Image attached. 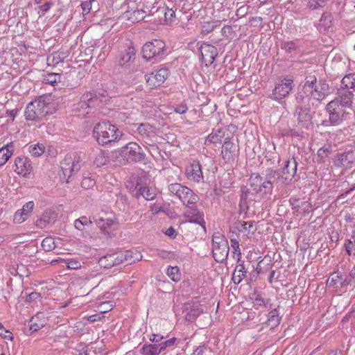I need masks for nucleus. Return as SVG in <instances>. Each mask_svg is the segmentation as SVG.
Here are the masks:
<instances>
[{"mask_svg":"<svg viewBox=\"0 0 355 355\" xmlns=\"http://www.w3.org/2000/svg\"><path fill=\"white\" fill-rule=\"evenodd\" d=\"M96 90H90L85 92L82 96L81 103L83 107L86 105L87 107L98 106L100 104L106 103L107 101V90H102V93L96 94Z\"/></svg>","mask_w":355,"mask_h":355,"instance_id":"obj_11","label":"nucleus"},{"mask_svg":"<svg viewBox=\"0 0 355 355\" xmlns=\"http://www.w3.org/2000/svg\"><path fill=\"white\" fill-rule=\"evenodd\" d=\"M355 278V266L352 268V270H350L348 276L345 278L342 282H340V286L345 287L349 284H352V280Z\"/></svg>","mask_w":355,"mask_h":355,"instance_id":"obj_57","label":"nucleus"},{"mask_svg":"<svg viewBox=\"0 0 355 355\" xmlns=\"http://www.w3.org/2000/svg\"><path fill=\"white\" fill-rule=\"evenodd\" d=\"M187 178L196 182H200L203 178L201 165L198 163L191 164L186 170Z\"/></svg>","mask_w":355,"mask_h":355,"instance_id":"obj_21","label":"nucleus"},{"mask_svg":"<svg viewBox=\"0 0 355 355\" xmlns=\"http://www.w3.org/2000/svg\"><path fill=\"white\" fill-rule=\"evenodd\" d=\"M96 225L104 233H108V229L113 225L114 221L112 219H103L100 218L96 221Z\"/></svg>","mask_w":355,"mask_h":355,"instance_id":"obj_39","label":"nucleus"},{"mask_svg":"<svg viewBox=\"0 0 355 355\" xmlns=\"http://www.w3.org/2000/svg\"><path fill=\"white\" fill-rule=\"evenodd\" d=\"M297 170V162L293 157L285 162L282 172L275 169L273 171H270L269 178H277L278 182L282 185L288 184L296 176Z\"/></svg>","mask_w":355,"mask_h":355,"instance_id":"obj_5","label":"nucleus"},{"mask_svg":"<svg viewBox=\"0 0 355 355\" xmlns=\"http://www.w3.org/2000/svg\"><path fill=\"white\" fill-rule=\"evenodd\" d=\"M166 51L165 43L160 40H153L148 42L141 49V55L146 62L153 63L162 60Z\"/></svg>","mask_w":355,"mask_h":355,"instance_id":"obj_2","label":"nucleus"},{"mask_svg":"<svg viewBox=\"0 0 355 355\" xmlns=\"http://www.w3.org/2000/svg\"><path fill=\"white\" fill-rule=\"evenodd\" d=\"M217 55L218 50L216 46L206 44L201 46L202 60L206 66L213 64Z\"/></svg>","mask_w":355,"mask_h":355,"instance_id":"obj_16","label":"nucleus"},{"mask_svg":"<svg viewBox=\"0 0 355 355\" xmlns=\"http://www.w3.org/2000/svg\"><path fill=\"white\" fill-rule=\"evenodd\" d=\"M280 318L277 309H272L267 315V320L263 322L266 324L270 329H273L279 324Z\"/></svg>","mask_w":355,"mask_h":355,"instance_id":"obj_28","label":"nucleus"},{"mask_svg":"<svg viewBox=\"0 0 355 355\" xmlns=\"http://www.w3.org/2000/svg\"><path fill=\"white\" fill-rule=\"evenodd\" d=\"M230 242H231V247L232 248V249L234 250L233 251V253H234L233 257L234 259H236L237 260V261L239 262L241 258V250L239 248V241L236 239H231Z\"/></svg>","mask_w":355,"mask_h":355,"instance_id":"obj_48","label":"nucleus"},{"mask_svg":"<svg viewBox=\"0 0 355 355\" xmlns=\"http://www.w3.org/2000/svg\"><path fill=\"white\" fill-rule=\"evenodd\" d=\"M136 193L135 194L136 198L142 196L146 200H152L156 196V193L154 190L146 187H141L139 184H137L135 187Z\"/></svg>","mask_w":355,"mask_h":355,"instance_id":"obj_24","label":"nucleus"},{"mask_svg":"<svg viewBox=\"0 0 355 355\" xmlns=\"http://www.w3.org/2000/svg\"><path fill=\"white\" fill-rule=\"evenodd\" d=\"M289 94L288 90H268L266 94L269 98L275 100L279 103L286 98Z\"/></svg>","mask_w":355,"mask_h":355,"instance_id":"obj_31","label":"nucleus"},{"mask_svg":"<svg viewBox=\"0 0 355 355\" xmlns=\"http://www.w3.org/2000/svg\"><path fill=\"white\" fill-rule=\"evenodd\" d=\"M38 315L39 314H37L35 316L33 317L28 322V331H30V334L37 331L44 326V323L43 322H37L36 320L38 318Z\"/></svg>","mask_w":355,"mask_h":355,"instance_id":"obj_38","label":"nucleus"},{"mask_svg":"<svg viewBox=\"0 0 355 355\" xmlns=\"http://www.w3.org/2000/svg\"><path fill=\"white\" fill-rule=\"evenodd\" d=\"M93 1H94V0H89L83 1L81 3V8L83 15H87L90 12L92 9V3Z\"/></svg>","mask_w":355,"mask_h":355,"instance_id":"obj_60","label":"nucleus"},{"mask_svg":"<svg viewBox=\"0 0 355 355\" xmlns=\"http://www.w3.org/2000/svg\"><path fill=\"white\" fill-rule=\"evenodd\" d=\"M240 193L239 211L240 212L246 213L249 209L250 204L254 201L256 193L252 192L250 189L244 185L241 186Z\"/></svg>","mask_w":355,"mask_h":355,"instance_id":"obj_14","label":"nucleus"},{"mask_svg":"<svg viewBox=\"0 0 355 355\" xmlns=\"http://www.w3.org/2000/svg\"><path fill=\"white\" fill-rule=\"evenodd\" d=\"M355 156L352 151L338 154L334 160V164L337 167L350 169L353 167Z\"/></svg>","mask_w":355,"mask_h":355,"instance_id":"obj_15","label":"nucleus"},{"mask_svg":"<svg viewBox=\"0 0 355 355\" xmlns=\"http://www.w3.org/2000/svg\"><path fill=\"white\" fill-rule=\"evenodd\" d=\"M247 272V269L243 263L237 264L232 274V280L233 283L236 285L240 284L246 277Z\"/></svg>","mask_w":355,"mask_h":355,"instance_id":"obj_26","label":"nucleus"},{"mask_svg":"<svg viewBox=\"0 0 355 355\" xmlns=\"http://www.w3.org/2000/svg\"><path fill=\"white\" fill-rule=\"evenodd\" d=\"M133 252L130 250L118 251L107 254L98 259V263L101 267L110 268L115 266L125 263L129 265L138 261V257H133Z\"/></svg>","mask_w":355,"mask_h":355,"instance_id":"obj_3","label":"nucleus"},{"mask_svg":"<svg viewBox=\"0 0 355 355\" xmlns=\"http://www.w3.org/2000/svg\"><path fill=\"white\" fill-rule=\"evenodd\" d=\"M168 189L171 193L177 196L187 207L195 205L199 200V197L191 189L180 184H171Z\"/></svg>","mask_w":355,"mask_h":355,"instance_id":"obj_8","label":"nucleus"},{"mask_svg":"<svg viewBox=\"0 0 355 355\" xmlns=\"http://www.w3.org/2000/svg\"><path fill=\"white\" fill-rule=\"evenodd\" d=\"M0 336L3 337L5 339L12 340L13 336L12 332L6 329L3 324L0 322Z\"/></svg>","mask_w":355,"mask_h":355,"instance_id":"obj_61","label":"nucleus"},{"mask_svg":"<svg viewBox=\"0 0 355 355\" xmlns=\"http://www.w3.org/2000/svg\"><path fill=\"white\" fill-rule=\"evenodd\" d=\"M342 279V275L338 271H336L331 274L327 280V284L329 286H334L338 282Z\"/></svg>","mask_w":355,"mask_h":355,"instance_id":"obj_51","label":"nucleus"},{"mask_svg":"<svg viewBox=\"0 0 355 355\" xmlns=\"http://www.w3.org/2000/svg\"><path fill=\"white\" fill-rule=\"evenodd\" d=\"M229 131L227 129H219L216 132L209 134L205 139V144L209 145L211 143H221L225 141Z\"/></svg>","mask_w":355,"mask_h":355,"instance_id":"obj_22","label":"nucleus"},{"mask_svg":"<svg viewBox=\"0 0 355 355\" xmlns=\"http://www.w3.org/2000/svg\"><path fill=\"white\" fill-rule=\"evenodd\" d=\"M293 116L299 130H309L313 127V113L309 107L299 105L295 107Z\"/></svg>","mask_w":355,"mask_h":355,"instance_id":"obj_9","label":"nucleus"},{"mask_svg":"<svg viewBox=\"0 0 355 355\" xmlns=\"http://www.w3.org/2000/svg\"><path fill=\"white\" fill-rule=\"evenodd\" d=\"M116 205L119 210L124 212L127 211L129 208V202L127 196L119 193L116 198Z\"/></svg>","mask_w":355,"mask_h":355,"instance_id":"obj_33","label":"nucleus"},{"mask_svg":"<svg viewBox=\"0 0 355 355\" xmlns=\"http://www.w3.org/2000/svg\"><path fill=\"white\" fill-rule=\"evenodd\" d=\"M327 111L329 113V121L332 125H338L345 119L340 116L339 114L336 113V111L332 110L331 109H327Z\"/></svg>","mask_w":355,"mask_h":355,"instance_id":"obj_37","label":"nucleus"},{"mask_svg":"<svg viewBox=\"0 0 355 355\" xmlns=\"http://www.w3.org/2000/svg\"><path fill=\"white\" fill-rule=\"evenodd\" d=\"M340 89H355V74L345 76L341 81Z\"/></svg>","mask_w":355,"mask_h":355,"instance_id":"obj_36","label":"nucleus"},{"mask_svg":"<svg viewBox=\"0 0 355 355\" xmlns=\"http://www.w3.org/2000/svg\"><path fill=\"white\" fill-rule=\"evenodd\" d=\"M293 79L288 77H279L275 82V89H279L281 87L285 86L287 88L292 89Z\"/></svg>","mask_w":355,"mask_h":355,"instance_id":"obj_44","label":"nucleus"},{"mask_svg":"<svg viewBox=\"0 0 355 355\" xmlns=\"http://www.w3.org/2000/svg\"><path fill=\"white\" fill-rule=\"evenodd\" d=\"M112 154L114 158L121 157L128 163L143 162L146 156L141 146L135 142H130Z\"/></svg>","mask_w":355,"mask_h":355,"instance_id":"obj_4","label":"nucleus"},{"mask_svg":"<svg viewBox=\"0 0 355 355\" xmlns=\"http://www.w3.org/2000/svg\"><path fill=\"white\" fill-rule=\"evenodd\" d=\"M93 135L97 142L103 146L120 139L122 132L110 121H102L95 125Z\"/></svg>","mask_w":355,"mask_h":355,"instance_id":"obj_1","label":"nucleus"},{"mask_svg":"<svg viewBox=\"0 0 355 355\" xmlns=\"http://www.w3.org/2000/svg\"><path fill=\"white\" fill-rule=\"evenodd\" d=\"M141 352L144 355H158L161 353L158 344H145L141 347Z\"/></svg>","mask_w":355,"mask_h":355,"instance_id":"obj_34","label":"nucleus"},{"mask_svg":"<svg viewBox=\"0 0 355 355\" xmlns=\"http://www.w3.org/2000/svg\"><path fill=\"white\" fill-rule=\"evenodd\" d=\"M164 14L165 21L166 22H171L175 17V10L173 8H169L168 7L162 8L158 10Z\"/></svg>","mask_w":355,"mask_h":355,"instance_id":"obj_46","label":"nucleus"},{"mask_svg":"<svg viewBox=\"0 0 355 355\" xmlns=\"http://www.w3.org/2000/svg\"><path fill=\"white\" fill-rule=\"evenodd\" d=\"M330 153V150L329 148L327 147H322L320 148L317 153L318 158L319 159L320 162H324L326 160V158L328 157L329 154Z\"/></svg>","mask_w":355,"mask_h":355,"instance_id":"obj_55","label":"nucleus"},{"mask_svg":"<svg viewBox=\"0 0 355 355\" xmlns=\"http://www.w3.org/2000/svg\"><path fill=\"white\" fill-rule=\"evenodd\" d=\"M28 217L21 209L17 210L13 216V222L16 224H21L24 222Z\"/></svg>","mask_w":355,"mask_h":355,"instance_id":"obj_52","label":"nucleus"},{"mask_svg":"<svg viewBox=\"0 0 355 355\" xmlns=\"http://www.w3.org/2000/svg\"><path fill=\"white\" fill-rule=\"evenodd\" d=\"M81 153L67 155L60 162L61 173L60 177L62 180L69 182V179L76 172H78L81 168L80 161Z\"/></svg>","mask_w":355,"mask_h":355,"instance_id":"obj_6","label":"nucleus"},{"mask_svg":"<svg viewBox=\"0 0 355 355\" xmlns=\"http://www.w3.org/2000/svg\"><path fill=\"white\" fill-rule=\"evenodd\" d=\"M168 76V70L167 68H162L153 72L150 75L147 82L153 85L155 87L161 86Z\"/></svg>","mask_w":355,"mask_h":355,"instance_id":"obj_19","label":"nucleus"},{"mask_svg":"<svg viewBox=\"0 0 355 355\" xmlns=\"http://www.w3.org/2000/svg\"><path fill=\"white\" fill-rule=\"evenodd\" d=\"M37 98L41 101L42 105H44V107L51 112V114L55 112L57 103L55 102L54 96L51 94H47L40 96Z\"/></svg>","mask_w":355,"mask_h":355,"instance_id":"obj_25","label":"nucleus"},{"mask_svg":"<svg viewBox=\"0 0 355 355\" xmlns=\"http://www.w3.org/2000/svg\"><path fill=\"white\" fill-rule=\"evenodd\" d=\"M112 152L110 153L108 150H101L98 153L94 160V164L97 167H101L108 163L112 157Z\"/></svg>","mask_w":355,"mask_h":355,"instance_id":"obj_27","label":"nucleus"},{"mask_svg":"<svg viewBox=\"0 0 355 355\" xmlns=\"http://www.w3.org/2000/svg\"><path fill=\"white\" fill-rule=\"evenodd\" d=\"M325 0H309L307 3V7L311 10H317L324 6Z\"/></svg>","mask_w":355,"mask_h":355,"instance_id":"obj_54","label":"nucleus"},{"mask_svg":"<svg viewBox=\"0 0 355 355\" xmlns=\"http://www.w3.org/2000/svg\"><path fill=\"white\" fill-rule=\"evenodd\" d=\"M229 245L227 239L220 233H215L212 236V254L214 260L218 263L226 261L229 254Z\"/></svg>","mask_w":355,"mask_h":355,"instance_id":"obj_7","label":"nucleus"},{"mask_svg":"<svg viewBox=\"0 0 355 355\" xmlns=\"http://www.w3.org/2000/svg\"><path fill=\"white\" fill-rule=\"evenodd\" d=\"M166 274L173 282H178L180 279V272L178 266H168L166 269Z\"/></svg>","mask_w":355,"mask_h":355,"instance_id":"obj_42","label":"nucleus"},{"mask_svg":"<svg viewBox=\"0 0 355 355\" xmlns=\"http://www.w3.org/2000/svg\"><path fill=\"white\" fill-rule=\"evenodd\" d=\"M288 202L293 210L298 211V209L301 207V202H302L303 200H301L298 198L292 196L290 198Z\"/></svg>","mask_w":355,"mask_h":355,"instance_id":"obj_59","label":"nucleus"},{"mask_svg":"<svg viewBox=\"0 0 355 355\" xmlns=\"http://www.w3.org/2000/svg\"><path fill=\"white\" fill-rule=\"evenodd\" d=\"M60 80L61 75L60 73H51L44 76L42 82L44 84H48L52 87H55Z\"/></svg>","mask_w":355,"mask_h":355,"instance_id":"obj_32","label":"nucleus"},{"mask_svg":"<svg viewBox=\"0 0 355 355\" xmlns=\"http://www.w3.org/2000/svg\"><path fill=\"white\" fill-rule=\"evenodd\" d=\"M236 227L240 231V232H248L254 233L257 229L253 230V223L252 221L250 222H245V221H239L236 223Z\"/></svg>","mask_w":355,"mask_h":355,"instance_id":"obj_40","label":"nucleus"},{"mask_svg":"<svg viewBox=\"0 0 355 355\" xmlns=\"http://www.w3.org/2000/svg\"><path fill=\"white\" fill-rule=\"evenodd\" d=\"M13 147L12 143H10L0 148V166L5 164L11 157Z\"/></svg>","mask_w":355,"mask_h":355,"instance_id":"obj_29","label":"nucleus"},{"mask_svg":"<svg viewBox=\"0 0 355 355\" xmlns=\"http://www.w3.org/2000/svg\"><path fill=\"white\" fill-rule=\"evenodd\" d=\"M42 248L46 252H50L55 249V243L53 238L46 237L42 241Z\"/></svg>","mask_w":355,"mask_h":355,"instance_id":"obj_47","label":"nucleus"},{"mask_svg":"<svg viewBox=\"0 0 355 355\" xmlns=\"http://www.w3.org/2000/svg\"><path fill=\"white\" fill-rule=\"evenodd\" d=\"M270 171H273L272 168H268L266 170V178L267 182L265 184V187L263 190V193H261V197L265 198L268 195H271L273 191L274 185L276 186L277 188L282 186L280 184V182H278L277 178H269Z\"/></svg>","mask_w":355,"mask_h":355,"instance_id":"obj_20","label":"nucleus"},{"mask_svg":"<svg viewBox=\"0 0 355 355\" xmlns=\"http://www.w3.org/2000/svg\"><path fill=\"white\" fill-rule=\"evenodd\" d=\"M268 301V300L263 298L261 295H257L253 300V307L255 309H259L261 306H266Z\"/></svg>","mask_w":355,"mask_h":355,"instance_id":"obj_53","label":"nucleus"},{"mask_svg":"<svg viewBox=\"0 0 355 355\" xmlns=\"http://www.w3.org/2000/svg\"><path fill=\"white\" fill-rule=\"evenodd\" d=\"M137 49L130 44L121 51L118 57V64L122 67L128 69L136 59Z\"/></svg>","mask_w":355,"mask_h":355,"instance_id":"obj_13","label":"nucleus"},{"mask_svg":"<svg viewBox=\"0 0 355 355\" xmlns=\"http://www.w3.org/2000/svg\"><path fill=\"white\" fill-rule=\"evenodd\" d=\"M296 100L300 105L306 103H309L311 100L310 92H307V90H300L296 94Z\"/></svg>","mask_w":355,"mask_h":355,"instance_id":"obj_41","label":"nucleus"},{"mask_svg":"<svg viewBox=\"0 0 355 355\" xmlns=\"http://www.w3.org/2000/svg\"><path fill=\"white\" fill-rule=\"evenodd\" d=\"M250 186L252 191L256 193L261 196L265 184L267 182L266 172L265 171V177L261 176L259 173H252L249 180Z\"/></svg>","mask_w":355,"mask_h":355,"instance_id":"obj_17","label":"nucleus"},{"mask_svg":"<svg viewBox=\"0 0 355 355\" xmlns=\"http://www.w3.org/2000/svg\"><path fill=\"white\" fill-rule=\"evenodd\" d=\"M233 135L230 132H227L225 141L223 142L222 147V157L225 163L232 164L237 158L238 149L235 144L230 141Z\"/></svg>","mask_w":355,"mask_h":355,"instance_id":"obj_12","label":"nucleus"},{"mask_svg":"<svg viewBox=\"0 0 355 355\" xmlns=\"http://www.w3.org/2000/svg\"><path fill=\"white\" fill-rule=\"evenodd\" d=\"M44 146L41 144L31 145L28 148L29 153L35 157L41 156L44 153Z\"/></svg>","mask_w":355,"mask_h":355,"instance_id":"obj_45","label":"nucleus"},{"mask_svg":"<svg viewBox=\"0 0 355 355\" xmlns=\"http://www.w3.org/2000/svg\"><path fill=\"white\" fill-rule=\"evenodd\" d=\"M175 341L176 338H172L164 342H160L159 343H158L159 350L160 351V352H162L164 350H165L167 347H172L173 345H174Z\"/></svg>","mask_w":355,"mask_h":355,"instance_id":"obj_56","label":"nucleus"},{"mask_svg":"<svg viewBox=\"0 0 355 355\" xmlns=\"http://www.w3.org/2000/svg\"><path fill=\"white\" fill-rule=\"evenodd\" d=\"M338 96L333 101H338V104L349 107L352 103L353 93L349 90H338Z\"/></svg>","mask_w":355,"mask_h":355,"instance_id":"obj_23","label":"nucleus"},{"mask_svg":"<svg viewBox=\"0 0 355 355\" xmlns=\"http://www.w3.org/2000/svg\"><path fill=\"white\" fill-rule=\"evenodd\" d=\"M34 205H35L33 201H29L23 206L21 210L24 211V214H26L27 217H29L31 211L33 209Z\"/></svg>","mask_w":355,"mask_h":355,"instance_id":"obj_62","label":"nucleus"},{"mask_svg":"<svg viewBox=\"0 0 355 355\" xmlns=\"http://www.w3.org/2000/svg\"><path fill=\"white\" fill-rule=\"evenodd\" d=\"M50 114L51 112L42 105L41 101L38 98L30 102L24 112V116L27 121H40Z\"/></svg>","mask_w":355,"mask_h":355,"instance_id":"obj_10","label":"nucleus"},{"mask_svg":"<svg viewBox=\"0 0 355 355\" xmlns=\"http://www.w3.org/2000/svg\"><path fill=\"white\" fill-rule=\"evenodd\" d=\"M282 136L286 137V136H293V137H302V132H300L299 130H297L295 128H284L281 130L280 132Z\"/></svg>","mask_w":355,"mask_h":355,"instance_id":"obj_50","label":"nucleus"},{"mask_svg":"<svg viewBox=\"0 0 355 355\" xmlns=\"http://www.w3.org/2000/svg\"><path fill=\"white\" fill-rule=\"evenodd\" d=\"M14 171L18 174L26 175L32 170V163L26 157H18L15 159Z\"/></svg>","mask_w":355,"mask_h":355,"instance_id":"obj_18","label":"nucleus"},{"mask_svg":"<svg viewBox=\"0 0 355 355\" xmlns=\"http://www.w3.org/2000/svg\"><path fill=\"white\" fill-rule=\"evenodd\" d=\"M66 266L69 269H78L81 267L80 262L74 259H69L66 261Z\"/></svg>","mask_w":355,"mask_h":355,"instance_id":"obj_64","label":"nucleus"},{"mask_svg":"<svg viewBox=\"0 0 355 355\" xmlns=\"http://www.w3.org/2000/svg\"><path fill=\"white\" fill-rule=\"evenodd\" d=\"M92 223L90 218L86 216H81L74 221V226L78 230H83L85 226H89Z\"/></svg>","mask_w":355,"mask_h":355,"instance_id":"obj_43","label":"nucleus"},{"mask_svg":"<svg viewBox=\"0 0 355 355\" xmlns=\"http://www.w3.org/2000/svg\"><path fill=\"white\" fill-rule=\"evenodd\" d=\"M146 17V12L143 10H134L130 15L129 18L132 21H139L144 19Z\"/></svg>","mask_w":355,"mask_h":355,"instance_id":"obj_49","label":"nucleus"},{"mask_svg":"<svg viewBox=\"0 0 355 355\" xmlns=\"http://www.w3.org/2000/svg\"><path fill=\"white\" fill-rule=\"evenodd\" d=\"M345 105H342L338 103L337 101H330L327 105V109H331L336 112V113L339 114L343 118L345 119V115L347 112L345 111V108H346Z\"/></svg>","mask_w":355,"mask_h":355,"instance_id":"obj_35","label":"nucleus"},{"mask_svg":"<svg viewBox=\"0 0 355 355\" xmlns=\"http://www.w3.org/2000/svg\"><path fill=\"white\" fill-rule=\"evenodd\" d=\"M203 310L200 305L196 304L191 306L190 309L185 315V318L189 322L194 321L202 313Z\"/></svg>","mask_w":355,"mask_h":355,"instance_id":"obj_30","label":"nucleus"},{"mask_svg":"<svg viewBox=\"0 0 355 355\" xmlns=\"http://www.w3.org/2000/svg\"><path fill=\"white\" fill-rule=\"evenodd\" d=\"M282 49H284L287 53H291L297 50V46L294 42L290 41L284 42L282 45Z\"/></svg>","mask_w":355,"mask_h":355,"instance_id":"obj_58","label":"nucleus"},{"mask_svg":"<svg viewBox=\"0 0 355 355\" xmlns=\"http://www.w3.org/2000/svg\"><path fill=\"white\" fill-rule=\"evenodd\" d=\"M189 218V222L199 224L203 227H205V222L203 218V215H198L196 216H190Z\"/></svg>","mask_w":355,"mask_h":355,"instance_id":"obj_63","label":"nucleus"}]
</instances>
